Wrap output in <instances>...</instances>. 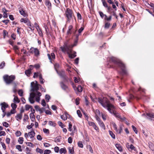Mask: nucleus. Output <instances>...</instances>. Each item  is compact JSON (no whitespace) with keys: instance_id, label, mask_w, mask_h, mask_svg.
<instances>
[{"instance_id":"obj_32","label":"nucleus","mask_w":154,"mask_h":154,"mask_svg":"<svg viewBox=\"0 0 154 154\" xmlns=\"http://www.w3.org/2000/svg\"><path fill=\"white\" fill-rule=\"evenodd\" d=\"M29 20L27 19H24V18H21L20 20V21L21 22H24L25 23H26Z\"/></svg>"},{"instance_id":"obj_40","label":"nucleus","mask_w":154,"mask_h":154,"mask_svg":"<svg viewBox=\"0 0 154 154\" xmlns=\"http://www.w3.org/2000/svg\"><path fill=\"white\" fill-rule=\"evenodd\" d=\"M36 150L37 152L40 153L41 154H42L43 153V150L39 148H37Z\"/></svg>"},{"instance_id":"obj_23","label":"nucleus","mask_w":154,"mask_h":154,"mask_svg":"<svg viewBox=\"0 0 154 154\" xmlns=\"http://www.w3.org/2000/svg\"><path fill=\"white\" fill-rule=\"evenodd\" d=\"M29 136L31 138L34 137L35 136V133L34 131H32L29 133Z\"/></svg>"},{"instance_id":"obj_61","label":"nucleus","mask_w":154,"mask_h":154,"mask_svg":"<svg viewBox=\"0 0 154 154\" xmlns=\"http://www.w3.org/2000/svg\"><path fill=\"white\" fill-rule=\"evenodd\" d=\"M34 67L36 68V69H38L40 67V66L39 64H35L34 66H33V67H32V68L33 69V68Z\"/></svg>"},{"instance_id":"obj_45","label":"nucleus","mask_w":154,"mask_h":154,"mask_svg":"<svg viewBox=\"0 0 154 154\" xmlns=\"http://www.w3.org/2000/svg\"><path fill=\"white\" fill-rule=\"evenodd\" d=\"M43 131L46 134H48L49 133V130L48 129H47L45 128H44L43 129Z\"/></svg>"},{"instance_id":"obj_10","label":"nucleus","mask_w":154,"mask_h":154,"mask_svg":"<svg viewBox=\"0 0 154 154\" xmlns=\"http://www.w3.org/2000/svg\"><path fill=\"white\" fill-rule=\"evenodd\" d=\"M4 80L7 84L11 83L14 79L15 78H3Z\"/></svg>"},{"instance_id":"obj_56","label":"nucleus","mask_w":154,"mask_h":154,"mask_svg":"<svg viewBox=\"0 0 154 154\" xmlns=\"http://www.w3.org/2000/svg\"><path fill=\"white\" fill-rule=\"evenodd\" d=\"M11 106L12 108V109H15L17 107V106L15 104L12 103L11 104Z\"/></svg>"},{"instance_id":"obj_60","label":"nucleus","mask_w":154,"mask_h":154,"mask_svg":"<svg viewBox=\"0 0 154 154\" xmlns=\"http://www.w3.org/2000/svg\"><path fill=\"white\" fill-rule=\"evenodd\" d=\"M99 13L100 15V16L102 18H103L104 16H105V15H106L105 14H104L101 11H99Z\"/></svg>"},{"instance_id":"obj_58","label":"nucleus","mask_w":154,"mask_h":154,"mask_svg":"<svg viewBox=\"0 0 154 154\" xmlns=\"http://www.w3.org/2000/svg\"><path fill=\"white\" fill-rule=\"evenodd\" d=\"M28 118V116L26 114H25L24 116V118L23 119V120L24 122H26V120Z\"/></svg>"},{"instance_id":"obj_29","label":"nucleus","mask_w":154,"mask_h":154,"mask_svg":"<svg viewBox=\"0 0 154 154\" xmlns=\"http://www.w3.org/2000/svg\"><path fill=\"white\" fill-rule=\"evenodd\" d=\"M48 123L49 125H50V126H52L53 127L55 126L56 125V124L55 122L51 121H49Z\"/></svg>"},{"instance_id":"obj_7","label":"nucleus","mask_w":154,"mask_h":154,"mask_svg":"<svg viewBox=\"0 0 154 154\" xmlns=\"http://www.w3.org/2000/svg\"><path fill=\"white\" fill-rule=\"evenodd\" d=\"M69 81L71 83L72 85V87L75 91H77L79 92H81L82 91V88L80 85H79L77 88L74 85L73 83L71 81V78H69Z\"/></svg>"},{"instance_id":"obj_63","label":"nucleus","mask_w":154,"mask_h":154,"mask_svg":"<svg viewBox=\"0 0 154 154\" xmlns=\"http://www.w3.org/2000/svg\"><path fill=\"white\" fill-rule=\"evenodd\" d=\"M54 151L55 152H58L59 151V147L57 146H56L54 148Z\"/></svg>"},{"instance_id":"obj_31","label":"nucleus","mask_w":154,"mask_h":154,"mask_svg":"<svg viewBox=\"0 0 154 154\" xmlns=\"http://www.w3.org/2000/svg\"><path fill=\"white\" fill-rule=\"evenodd\" d=\"M110 26V23L108 22H106L104 25V28L105 29H108Z\"/></svg>"},{"instance_id":"obj_5","label":"nucleus","mask_w":154,"mask_h":154,"mask_svg":"<svg viewBox=\"0 0 154 154\" xmlns=\"http://www.w3.org/2000/svg\"><path fill=\"white\" fill-rule=\"evenodd\" d=\"M115 109L116 107L114 106V108H112L109 111L111 113L113 114L116 118L120 120L122 122L125 121L126 119L124 117H122L115 110Z\"/></svg>"},{"instance_id":"obj_8","label":"nucleus","mask_w":154,"mask_h":154,"mask_svg":"<svg viewBox=\"0 0 154 154\" xmlns=\"http://www.w3.org/2000/svg\"><path fill=\"white\" fill-rule=\"evenodd\" d=\"M36 95V91L32 92L30 94V96L29 98V100L30 103H34L35 102L34 99Z\"/></svg>"},{"instance_id":"obj_64","label":"nucleus","mask_w":154,"mask_h":154,"mask_svg":"<svg viewBox=\"0 0 154 154\" xmlns=\"http://www.w3.org/2000/svg\"><path fill=\"white\" fill-rule=\"evenodd\" d=\"M5 133L4 131H0V136H5Z\"/></svg>"},{"instance_id":"obj_41","label":"nucleus","mask_w":154,"mask_h":154,"mask_svg":"<svg viewBox=\"0 0 154 154\" xmlns=\"http://www.w3.org/2000/svg\"><path fill=\"white\" fill-rule=\"evenodd\" d=\"M50 99V96L48 94H46L45 95V99L48 102L49 101V100Z\"/></svg>"},{"instance_id":"obj_2","label":"nucleus","mask_w":154,"mask_h":154,"mask_svg":"<svg viewBox=\"0 0 154 154\" xmlns=\"http://www.w3.org/2000/svg\"><path fill=\"white\" fill-rule=\"evenodd\" d=\"M31 91L34 92L36 91V95L37 96L35 97V100L37 102H39L40 99V97L41 96L42 94L40 92L38 91L39 89V87L37 83V82L35 81V82H32L31 83Z\"/></svg>"},{"instance_id":"obj_18","label":"nucleus","mask_w":154,"mask_h":154,"mask_svg":"<svg viewBox=\"0 0 154 154\" xmlns=\"http://www.w3.org/2000/svg\"><path fill=\"white\" fill-rule=\"evenodd\" d=\"M69 114L67 113H65L63 115H61V118L64 121L66 120L67 118V115Z\"/></svg>"},{"instance_id":"obj_15","label":"nucleus","mask_w":154,"mask_h":154,"mask_svg":"<svg viewBox=\"0 0 154 154\" xmlns=\"http://www.w3.org/2000/svg\"><path fill=\"white\" fill-rule=\"evenodd\" d=\"M74 82L75 83L79 84L82 83L83 81L80 78H74Z\"/></svg>"},{"instance_id":"obj_55","label":"nucleus","mask_w":154,"mask_h":154,"mask_svg":"<svg viewBox=\"0 0 154 154\" xmlns=\"http://www.w3.org/2000/svg\"><path fill=\"white\" fill-rule=\"evenodd\" d=\"M34 125V124L33 123H31L30 125H28L27 126V128L28 129H30L32 128Z\"/></svg>"},{"instance_id":"obj_34","label":"nucleus","mask_w":154,"mask_h":154,"mask_svg":"<svg viewBox=\"0 0 154 154\" xmlns=\"http://www.w3.org/2000/svg\"><path fill=\"white\" fill-rule=\"evenodd\" d=\"M23 141V138L22 137H19L18 140L19 143L20 144H22Z\"/></svg>"},{"instance_id":"obj_62","label":"nucleus","mask_w":154,"mask_h":154,"mask_svg":"<svg viewBox=\"0 0 154 154\" xmlns=\"http://www.w3.org/2000/svg\"><path fill=\"white\" fill-rule=\"evenodd\" d=\"M78 146L81 148H82L83 147V145L81 142L79 141L78 143Z\"/></svg>"},{"instance_id":"obj_11","label":"nucleus","mask_w":154,"mask_h":154,"mask_svg":"<svg viewBox=\"0 0 154 154\" xmlns=\"http://www.w3.org/2000/svg\"><path fill=\"white\" fill-rule=\"evenodd\" d=\"M47 56L50 60V62L51 63L52 59H55V55L53 53H51V54H48Z\"/></svg>"},{"instance_id":"obj_52","label":"nucleus","mask_w":154,"mask_h":154,"mask_svg":"<svg viewBox=\"0 0 154 154\" xmlns=\"http://www.w3.org/2000/svg\"><path fill=\"white\" fill-rule=\"evenodd\" d=\"M32 106L29 105H26L25 106V109L26 110H28Z\"/></svg>"},{"instance_id":"obj_50","label":"nucleus","mask_w":154,"mask_h":154,"mask_svg":"<svg viewBox=\"0 0 154 154\" xmlns=\"http://www.w3.org/2000/svg\"><path fill=\"white\" fill-rule=\"evenodd\" d=\"M45 110V108H41L39 109H38V111L40 112V113L41 114Z\"/></svg>"},{"instance_id":"obj_30","label":"nucleus","mask_w":154,"mask_h":154,"mask_svg":"<svg viewBox=\"0 0 154 154\" xmlns=\"http://www.w3.org/2000/svg\"><path fill=\"white\" fill-rule=\"evenodd\" d=\"M30 118L31 120V121L32 122H33L35 119V116L32 113H30Z\"/></svg>"},{"instance_id":"obj_42","label":"nucleus","mask_w":154,"mask_h":154,"mask_svg":"<svg viewBox=\"0 0 154 154\" xmlns=\"http://www.w3.org/2000/svg\"><path fill=\"white\" fill-rule=\"evenodd\" d=\"M5 63L4 62H2L0 64V69H2L5 66Z\"/></svg>"},{"instance_id":"obj_13","label":"nucleus","mask_w":154,"mask_h":154,"mask_svg":"<svg viewBox=\"0 0 154 154\" xmlns=\"http://www.w3.org/2000/svg\"><path fill=\"white\" fill-rule=\"evenodd\" d=\"M32 67H33L32 65L30 66V69L25 71V73L27 76H29L31 73V71L32 69Z\"/></svg>"},{"instance_id":"obj_35","label":"nucleus","mask_w":154,"mask_h":154,"mask_svg":"<svg viewBox=\"0 0 154 154\" xmlns=\"http://www.w3.org/2000/svg\"><path fill=\"white\" fill-rule=\"evenodd\" d=\"M68 149L69 152L71 154H73L74 153V151L73 148L71 149V147H69Z\"/></svg>"},{"instance_id":"obj_59","label":"nucleus","mask_w":154,"mask_h":154,"mask_svg":"<svg viewBox=\"0 0 154 154\" xmlns=\"http://www.w3.org/2000/svg\"><path fill=\"white\" fill-rule=\"evenodd\" d=\"M93 127L97 131H98L99 128L95 123L93 126Z\"/></svg>"},{"instance_id":"obj_26","label":"nucleus","mask_w":154,"mask_h":154,"mask_svg":"<svg viewBox=\"0 0 154 154\" xmlns=\"http://www.w3.org/2000/svg\"><path fill=\"white\" fill-rule=\"evenodd\" d=\"M100 126L102 128L105 129V126L103 123L102 121L98 123Z\"/></svg>"},{"instance_id":"obj_51","label":"nucleus","mask_w":154,"mask_h":154,"mask_svg":"<svg viewBox=\"0 0 154 154\" xmlns=\"http://www.w3.org/2000/svg\"><path fill=\"white\" fill-rule=\"evenodd\" d=\"M77 113L79 117H81L82 116V115L80 111L79 110H77Z\"/></svg>"},{"instance_id":"obj_12","label":"nucleus","mask_w":154,"mask_h":154,"mask_svg":"<svg viewBox=\"0 0 154 154\" xmlns=\"http://www.w3.org/2000/svg\"><path fill=\"white\" fill-rule=\"evenodd\" d=\"M1 105L2 106V110L3 112H4L5 111V109L8 107V105L5 102L1 103Z\"/></svg>"},{"instance_id":"obj_57","label":"nucleus","mask_w":154,"mask_h":154,"mask_svg":"<svg viewBox=\"0 0 154 154\" xmlns=\"http://www.w3.org/2000/svg\"><path fill=\"white\" fill-rule=\"evenodd\" d=\"M26 144L28 146H30L32 147H33V145L32 143H31L27 142V143H26Z\"/></svg>"},{"instance_id":"obj_19","label":"nucleus","mask_w":154,"mask_h":154,"mask_svg":"<svg viewBox=\"0 0 154 154\" xmlns=\"http://www.w3.org/2000/svg\"><path fill=\"white\" fill-rule=\"evenodd\" d=\"M22 114L21 113L17 114V115L15 116V118L18 121L19 120L22 119Z\"/></svg>"},{"instance_id":"obj_54","label":"nucleus","mask_w":154,"mask_h":154,"mask_svg":"<svg viewBox=\"0 0 154 154\" xmlns=\"http://www.w3.org/2000/svg\"><path fill=\"white\" fill-rule=\"evenodd\" d=\"M41 104L43 106H46V103L44 99L42 100L41 102Z\"/></svg>"},{"instance_id":"obj_14","label":"nucleus","mask_w":154,"mask_h":154,"mask_svg":"<svg viewBox=\"0 0 154 154\" xmlns=\"http://www.w3.org/2000/svg\"><path fill=\"white\" fill-rule=\"evenodd\" d=\"M95 113H96V116H95V117L97 120V121L98 123L99 122H100L101 121L99 117L97 116L98 114L100 115V114L99 111L98 110H96V111Z\"/></svg>"},{"instance_id":"obj_1","label":"nucleus","mask_w":154,"mask_h":154,"mask_svg":"<svg viewBox=\"0 0 154 154\" xmlns=\"http://www.w3.org/2000/svg\"><path fill=\"white\" fill-rule=\"evenodd\" d=\"M98 101L102 106L107 108L108 111L110 110L112 108H114V106L110 103L109 100L106 97H103V98H99Z\"/></svg>"},{"instance_id":"obj_24","label":"nucleus","mask_w":154,"mask_h":154,"mask_svg":"<svg viewBox=\"0 0 154 154\" xmlns=\"http://www.w3.org/2000/svg\"><path fill=\"white\" fill-rule=\"evenodd\" d=\"M42 77V74L40 72H35L33 77Z\"/></svg>"},{"instance_id":"obj_6","label":"nucleus","mask_w":154,"mask_h":154,"mask_svg":"<svg viewBox=\"0 0 154 154\" xmlns=\"http://www.w3.org/2000/svg\"><path fill=\"white\" fill-rule=\"evenodd\" d=\"M115 63L121 68L123 74H126L127 73L125 65L121 61L119 60H117L115 61Z\"/></svg>"},{"instance_id":"obj_48","label":"nucleus","mask_w":154,"mask_h":154,"mask_svg":"<svg viewBox=\"0 0 154 154\" xmlns=\"http://www.w3.org/2000/svg\"><path fill=\"white\" fill-rule=\"evenodd\" d=\"M72 125L71 123V122H70L69 123V130L70 131H71L72 130Z\"/></svg>"},{"instance_id":"obj_37","label":"nucleus","mask_w":154,"mask_h":154,"mask_svg":"<svg viewBox=\"0 0 154 154\" xmlns=\"http://www.w3.org/2000/svg\"><path fill=\"white\" fill-rule=\"evenodd\" d=\"M105 19L107 21H110L111 20L112 16H110L109 17H108L106 15H105Z\"/></svg>"},{"instance_id":"obj_9","label":"nucleus","mask_w":154,"mask_h":154,"mask_svg":"<svg viewBox=\"0 0 154 154\" xmlns=\"http://www.w3.org/2000/svg\"><path fill=\"white\" fill-rule=\"evenodd\" d=\"M30 52L32 54L34 53L35 55L36 56H38L39 54V51L37 48L31 47L30 50Z\"/></svg>"},{"instance_id":"obj_3","label":"nucleus","mask_w":154,"mask_h":154,"mask_svg":"<svg viewBox=\"0 0 154 154\" xmlns=\"http://www.w3.org/2000/svg\"><path fill=\"white\" fill-rule=\"evenodd\" d=\"M75 45H67L66 43H64L63 47H60L62 51L63 52H66L69 55L70 53H72V48L75 46Z\"/></svg>"},{"instance_id":"obj_47","label":"nucleus","mask_w":154,"mask_h":154,"mask_svg":"<svg viewBox=\"0 0 154 154\" xmlns=\"http://www.w3.org/2000/svg\"><path fill=\"white\" fill-rule=\"evenodd\" d=\"M23 92L22 90H20L18 91V94L20 96H23Z\"/></svg>"},{"instance_id":"obj_36","label":"nucleus","mask_w":154,"mask_h":154,"mask_svg":"<svg viewBox=\"0 0 154 154\" xmlns=\"http://www.w3.org/2000/svg\"><path fill=\"white\" fill-rule=\"evenodd\" d=\"M54 66L55 69H56V71L57 72V71H58L57 69L59 67V64L57 63H55V64H54Z\"/></svg>"},{"instance_id":"obj_16","label":"nucleus","mask_w":154,"mask_h":154,"mask_svg":"<svg viewBox=\"0 0 154 154\" xmlns=\"http://www.w3.org/2000/svg\"><path fill=\"white\" fill-rule=\"evenodd\" d=\"M45 5L48 7V9L50 10L51 8V4L50 2L48 0H46Z\"/></svg>"},{"instance_id":"obj_22","label":"nucleus","mask_w":154,"mask_h":154,"mask_svg":"<svg viewBox=\"0 0 154 154\" xmlns=\"http://www.w3.org/2000/svg\"><path fill=\"white\" fill-rule=\"evenodd\" d=\"M19 12L21 15H22L24 17H26L27 16V14L25 11L23 9L19 10Z\"/></svg>"},{"instance_id":"obj_21","label":"nucleus","mask_w":154,"mask_h":154,"mask_svg":"<svg viewBox=\"0 0 154 154\" xmlns=\"http://www.w3.org/2000/svg\"><path fill=\"white\" fill-rule=\"evenodd\" d=\"M115 146L116 148L120 152H122V147L120 144H116L115 145Z\"/></svg>"},{"instance_id":"obj_27","label":"nucleus","mask_w":154,"mask_h":154,"mask_svg":"<svg viewBox=\"0 0 154 154\" xmlns=\"http://www.w3.org/2000/svg\"><path fill=\"white\" fill-rule=\"evenodd\" d=\"M66 150L64 148H61V149H60V154L63 153L65 154H66Z\"/></svg>"},{"instance_id":"obj_53","label":"nucleus","mask_w":154,"mask_h":154,"mask_svg":"<svg viewBox=\"0 0 154 154\" xmlns=\"http://www.w3.org/2000/svg\"><path fill=\"white\" fill-rule=\"evenodd\" d=\"M132 128L133 130L134 131L135 133L136 134L137 133V128L134 127V125H132Z\"/></svg>"},{"instance_id":"obj_20","label":"nucleus","mask_w":154,"mask_h":154,"mask_svg":"<svg viewBox=\"0 0 154 154\" xmlns=\"http://www.w3.org/2000/svg\"><path fill=\"white\" fill-rule=\"evenodd\" d=\"M37 29V30L40 35H42V33L41 29L40 28L39 26L38 25H37V27L36 28Z\"/></svg>"},{"instance_id":"obj_28","label":"nucleus","mask_w":154,"mask_h":154,"mask_svg":"<svg viewBox=\"0 0 154 154\" xmlns=\"http://www.w3.org/2000/svg\"><path fill=\"white\" fill-rule=\"evenodd\" d=\"M61 86L62 88L64 90H66L67 88V87L63 83H61Z\"/></svg>"},{"instance_id":"obj_43","label":"nucleus","mask_w":154,"mask_h":154,"mask_svg":"<svg viewBox=\"0 0 154 154\" xmlns=\"http://www.w3.org/2000/svg\"><path fill=\"white\" fill-rule=\"evenodd\" d=\"M16 148L20 151H22V149H21V146L20 145H17L16 146Z\"/></svg>"},{"instance_id":"obj_25","label":"nucleus","mask_w":154,"mask_h":154,"mask_svg":"<svg viewBox=\"0 0 154 154\" xmlns=\"http://www.w3.org/2000/svg\"><path fill=\"white\" fill-rule=\"evenodd\" d=\"M129 143H128L127 144V147L128 148H130L131 150H135V147L132 144H131L129 147V145H128Z\"/></svg>"},{"instance_id":"obj_44","label":"nucleus","mask_w":154,"mask_h":154,"mask_svg":"<svg viewBox=\"0 0 154 154\" xmlns=\"http://www.w3.org/2000/svg\"><path fill=\"white\" fill-rule=\"evenodd\" d=\"M51 152V151L48 149L45 150L44 151V154H49Z\"/></svg>"},{"instance_id":"obj_33","label":"nucleus","mask_w":154,"mask_h":154,"mask_svg":"<svg viewBox=\"0 0 154 154\" xmlns=\"http://www.w3.org/2000/svg\"><path fill=\"white\" fill-rule=\"evenodd\" d=\"M14 101L15 102H16L17 103H19L20 101L18 99V97H17L15 96V95H14Z\"/></svg>"},{"instance_id":"obj_46","label":"nucleus","mask_w":154,"mask_h":154,"mask_svg":"<svg viewBox=\"0 0 154 154\" xmlns=\"http://www.w3.org/2000/svg\"><path fill=\"white\" fill-rule=\"evenodd\" d=\"M21 134V132L19 131H17L15 133V135L17 137H19Z\"/></svg>"},{"instance_id":"obj_49","label":"nucleus","mask_w":154,"mask_h":154,"mask_svg":"<svg viewBox=\"0 0 154 154\" xmlns=\"http://www.w3.org/2000/svg\"><path fill=\"white\" fill-rule=\"evenodd\" d=\"M3 125L6 127H8L9 126L8 124L5 122H4L3 123Z\"/></svg>"},{"instance_id":"obj_39","label":"nucleus","mask_w":154,"mask_h":154,"mask_svg":"<svg viewBox=\"0 0 154 154\" xmlns=\"http://www.w3.org/2000/svg\"><path fill=\"white\" fill-rule=\"evenodd\" d=\"M146 115L150 117L154 118V113H147Z\"/></svg>"},{"instance_id":"obj_38","label":"nucleus","mask_w":154,"mask_h":154,"mask_svg":"<svg viewBox=\"0 0 154 154\" xmlns=\"http://www.w3.org/2000/svg\"><path fill=\"white\" fill-rule=\"evenodd\" d=\"M109 134H110V135H111V137L113 139H115V135L113 133V132L109 131Z\"/></svg>"},{"instance_id":"obj_17","label":"nucleus","mask_w":154,"mask_h":154,"mask_svg":"<svg viewBox=\"0 0 154 154\" xmlns=\"http://www.w3.org/2000/svg\"><path fill=\"white\" fill-rule=\"evenodd\" d=\"M69 56L71 58H73L76 56V52L74 51L73 53L72 52V53H70L69 55Z\"/></svg>"},{"instance_id":"obj_4","label":"nucleus","mask_w":154,"mask_h":154,"mask_svg":"<svg viewBox=\"0 0 154 154\" xmlns=\"http://www.w3.org/2000/svg\"><path fill=\"white\" fill-rule=\"evenodd\" d=\"M65 14L67 18V21L69 23L73 18H75L72 11L69 8H67L65 12Z\"/></svg>"}]
</instances>
